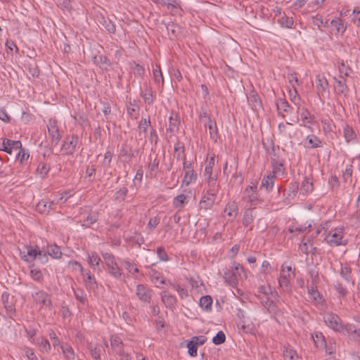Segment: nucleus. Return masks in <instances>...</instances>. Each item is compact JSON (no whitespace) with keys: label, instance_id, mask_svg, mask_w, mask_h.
Listing matches in <instances>:
<instances>
[{"label":"nucleus","instance_id":"obj_1","mask_svg":"<svg viewBox=\"0 0 360 360\" xmlns=\"http://www.w3.org/2000/svg\"><path fill=\"white\" fill-rule=\"evenodd\" d=\"M323 321L328 328L335 332L347 335L354 340L360 338V330L357 329L354 325L343 324L340 317L334 313H326L323 316Z\"/></svg>","mask_w":360,"mask_h":360},{"label":"nucleus","instance_id":"obj_2","mask_svg":"<svg viewBox=\"0 0 360 360\" xmlns=\"http://www.w3.org/2000/svg\"><path fill=\"white\" fill-rule=\"evenodd\" d=\"M238 278H246L247 275L244 267L239 263L234 262L232 266V271H228L224 274V278L229 285L236 288L238 284Z\"/></svg>","mask_w":360,"mask_h":360},{"label":"nucleus","instance_id":"obj_3","mask_svg":"<svg viewBox=\"0 0 360 360\" xmlns=\"http://www.w3.org/2000/svg\"><path fill=\"white\" fill-rule=\"evenodd\" d=\"M69 266L76 271L79 272L84 278L87 290L95 291L98 288V285L94 276H91L89 271H84L79 262L76 261H70Z\"/></svg>","mask_w":360,"mask_h":360},{"label":"nucleus","instance_id":"obj_4","mask_svg":"<svg viewBox=\"0 0 360 360\" xmlns=\"http://www.w3.org/2000/svg\"><path fill=\"white\" fill-rule=\"evenodd\" d=\"M101 255L104 259V263L107 266L108 273L115 278H120L122 271L115 262V256L110 252H102Z\"/></svg>","mask_w":360,"mask_h":360},{"label":"nucleus","instance_id":"obj_5","mask_svg":"<svg viewBox=\"0 0 360 360\" xmlns=\"http://www.w3.org/2000/svg\"><path fill=\"white\" fill-rule=\"evenodd\" d=\"M295 276V273L290 266L283 264L281 269V275L278 278V284L283 290H288L290 283L292 278Z\"/></svg>","mask_w":360,"mask_h":360},{"label":"nucleus","instance_id":"obj_6","mask_svg":"<svg viewBox=\"0 0 360 360\" xmlns=\"http://www.w3.org/2000/svg\"><path fill=\"white\" fill-rule=\"evenodd\" d=\"M343 229L335 228L330 231L326 236L325 240L330 245L338 246L344 244L342 242Z\"/></svg>","mask_w":360,"mask_h":360},{"label":"nucleus","instance_id":"obj_7","mask_svg":"<svg viewBox=\"0 0 360 360\" xmlns=\"http://www.w3.org/2000/svg\"><path fill=\"white\" fill-rule=\"evenodd\" d=\"M340 275L346 284L344 286L342 283H339L337 290L338 292H347L348 291L347 285L349 286L354 285V282L351 280V269L347 266H342Z\"/></svg>","mask_w":360,"mask_h":360},{"label":"nucleus","instance_id":"obj_8","mask_svg":"<svg viewBox=\"0 0 360 360\" xmlns=\"http://www.w3.org/2000/svg\"><path fill=\"white\" fill-rule=\"evenodd\" d=\"M186 292L189 290L191 292L195 291L196 292H202L206 290L205 285L198 276H193L191 277L190 278H186Z\"/></svg>","mask_w":360,"mask_h":360},{"label":"nucleus","instance_id":"obj_9","mask_svg":"<svg viewBox=\"0 0 360 360\" xmlns=\"http://www.w3.org/2000/svg\"><path fill=\"white\" fill-rule=\"evenodd\" d=\"M47 128L49 136L51 139V143L54 146L58 145L61 139V135L59 132L57 122L50 120L47 124Z\"/></svg>","mask_w":360,"mask_h":360},{"label":"nucleus","instance_id":"obj_10","mask_svg":"<svg viewBox=\"0 0 360 360\" xmlns=\"http://www.w3.org/2000/svg\"><path fill=\"white\" fill-rule=\"evenodd\" d=\"M38 250V248L26 245L23 250H20V256L24 261L32 262L37 259Z\"/></svg>","mask_w":360,"mask_h":360},{"label":"nucleus","instance_id":"obj_11","mask_svg":"<svg viewBox=\"0 0 360 360\" xmlns=\"http://www.w3.org/2000/svg\"><path fill=\"white\" fill-rule=\"evenodd\" d=\"M78 142L79 138L77 136L72 135V136H68L64 141L61 149L65 151L67 155H72Z\"/></svg>","mask_w":360,"mask_h":360},{"label":"nucleus","instance_id":"obj_12","mask_svg":"<svg viewBox=\"0 0 360 360\" xmlns=\"http://www.w3.org/2000/svg\"><path fill=\"white\" fill-rule=\"evenodd\" d=\"M269 295L272 296L274 294H259L257 297L269 312L276 313L277 311V306L276 303L271 300Z\"/></svg>","mask_w":360,"mask_h":360},{"label":"nucleus","instance_id":"obj_13","mask_svg":"<svg viewBox=\"0 0 360 360\" xmlns=\"http://www.w3.org/2000/svg\"><path fill=\"white\" fill-rule=\"evenodd\" d=\"M316 91L320 96H323L328 87V82L323 75H318L316 78Z\"/></svg>","mask_w":360,"mask_h":360},{"label":"nucleus","instance_id":"obj_14","mask_svg":"<svg viewBox=\"0 0 360 360\" xmlns=\"http://www.w3.org/2000/svg\"><path fill=\"white\" fill-rule=\"evenodd\" d=\"M216 196L217 195H212V193H210L208 191H207L206 193L204 195L200 202V208L205 210L211 208V207L214 203Z\"/></svg>","mask_w":360,"mask_h":360},{"label":"nucleus","instance_id":"obj_15","mask_svg":"<svg viewBox=\"0 0 360 360\" xmlns=\"http://www.w3.org/2000/svg\"><path fill=\"white\" fill-rule=\"evenodd\" d=\"M22 143L20 141H13L8 139L3 140V151L11 154L12 150H18L21 148Z\"/></svg>","mask_w":360,"mask_h":360},{"label":"nucleus","instance_id":"obj_16","mask_svg":"<svg viewBox=\"0 0 360 360\" xmlns=\"http://www.w3.org/2000/svg\"><path fill=\"white\" fill-rule=\"evenodd\" d=\"M134 156L131 146L127 143H124L120 148V157L123 158L124 162H129L131 158Z\"/></svg>","mask_w":360,"mask_h":360},{"label":"nucleus","instance_id":"obj_17","mask_svg":"<svg viewBox=\"0 0 360 360\" xmlns=\"http://www.w3.org/2000/svg\"><path fill=\"white\" fill-rule=\"evenodd\" d=\"M335 82L334 89L338 94H346L349 91V88L346 84V79L344 77L340 76L339 79L335 78Z\"/></svg>","mask_w":360,"mask_h":360},{"label":"nucleus","instance_id":"obj_18","mask_svg":"<svg viewBox=\"0 0 360 360\" xmlns=\"http://www.w3.org/2000/svg\"><path fill=\"white\" fill-rule=\"evenodd\" d=\"M205 127L207 126L209 129V133L211 139H212L214 142H217L219 135L216 122L211 118H208L207 124L205 122Z\"/></svg>","mask_w":360,"mask_h":360},{"label":"nucleus","instance_id":"obj_19","mask_svg":"<svg viewBox=\"0 0 360 360\" xmlns=\"http://www.w3.org/2000/svg\"><path fill=\"white\" fill-rule=\"evenodd\" d=\"M205 176L206 178L208 186L207 191L210 193H212V195H217L219 192V185L217 184V177L216 176H212V174L211 175H207Z\"/></svg>","mask_w":360,"mask_h":360},{"label":"nucleus","instance_id":"obj_20","mask_svg":"<svg viewBox=\"0 0 360 360\" xmlns=\"http://www.w3.org/2000/svg\"><path fill=\"white\" fill-rule=\"evenodd\" d=\"M301 120L302 123L300 124L308 129H311L309 124L314 123L313 117L307 108H302L300 114Z\"/></svg>","mask_w":360,"mask_h":360},{"label":"nucleus","instance_id":"obj_21","mask_svg":"<svg viewBox=\"0 0 360 360\" xmlns=\"http://www.w3.org/2000/svg\"><path fill=\"white\" fill-rule=\"evenodd\" d=\"M63 357L65 360H75V353L73 348L68 344H63L60 345Z\"/></svg>","mask_w":360,"mask_h":360},{"label":"nucleus","instance_id":"obj_22","mask_svg":"<svg viewBox=\"0 0 360 360\" xmlns=\"http://www.w3.org/2000/svg\"><path fill=\"white\" fill-rule=\"evenodd\" d=\"M158 4L165 6L170 11L181 9V1L179 0H158Z\"/></svg>","mask_w":360,"mask_h":360},{"label":"nucleus","instance_id":"obj_23","mask_svg":"<svg viewBox=\"0 0 360 360\" xmlns=\"http://www.w3.org/2000/svg\"><path fill=\"white\" fill-rule=\"evenodd\" d=\"M94 61L104 70H108L111 65L110 60L105 56H96L94 57Z\"/></svg>","mask_w":360,"mask_h":360},{"label":"nucleus","instance_id":"obj_24","mask_svg":"<svg viewBox=\"0 0 360 360\" xmlns=\"http://www.w3.org/2000/svg\"><path fill=\"white\" fill-rule=\"evenodd\" d=\"M274 179V174H269L266 176H264L262 180L261 187L264 188L268 191H271L273 188Z\"/></svg>","mask_w":360,"mask_h":360},{"label":"nucleus","instance_id":"obj_25","mask_svg":"<svg viewBox=\"0 0 360 360\" xmlns=\"http://www.w3.org/2000/svg\"><path fill=\"white\" fill-rule=\"evenodd\" d=\"M309 274L311 284L307 286L308 292H318L317 287L315 285L316 280L319 278L318 271L315 269H313L309 271Z\"/></svg>","mask_w":360,"mask_h":360},{"label":"nucleus","instance_id":"obj_26","mask_svg":"<svg viewBox=\"0 0 360 360\" xmlns=\"http://www.w3.org/2000/svg\"><path fill=\"white\" fill-rule=\"evenodd\" d=\"M1 300L7 311H13L15 309L13 303V296H11L10 294H2Z\"/></svg>","mask_w":360,"mask_h":360},{"label":"nucleus","instance_id":"obj_27","mask_svg":"<svg viewBox=\"0 0 360 360\" xmlns=\"http://www.w3.org/2000/svg\"><path fill=\"white\" fill-rule=\"evenodd\" d=\"M98 221V214L96 212L90 213L86 218L80 221L83 227L89 228L90 226Z\"/></svg>","mask_w":360,"mask_h":360},{"label":"nucleus","instance_id":"obj_28","mask_svg":"<svg viewBox=\"0 0 360 360\" xmlns=\"http://www.w3.org/2000/svg\"><path fill=\"white\" fill-rule=\"evenodd\" d=\"M150 275L153 282L155 284L157 287L160 288L161 285L166 283V280L162 276L160 275V274L158 271L155 270H152L150 272Z\"/></svg>","mask_w":360,"mask_h":360},{"label":"nucleus","instance_id":"obj_29","mask_svg":"<svg viewBox=\"0 0 360 360\" xmlns=\"http://www.w3.org/2000/svg\"><path fill=\"white\" fill-rule=\"evenodd\" d=\"M101 25L106 29V30L111 34H114L116 31L115 25L114 22L110 20L109 18H105L104 17L101 18V20H99Z\"/></svg>","mask_w":360,"mask_h":360},{"label":"nucleus","instance_id":"obj_30","mask_svg":"<svg viewBox=\"0 0 360 360\" xmlns=\"http://www.w3.org/2000/svg\"><path fill=\"white\" fill-rule=\"evenodd\" d=\"M344 137L347 143L354 141L356 139V135L354 129L349 125H345L343 129Z\"/></svg>","mask_w":360,"mask_h":360},{"label":"nucleus","instance_id":"obj_31","mask_svg":"<svg viewBox=\"0 0 360 360\" xmlns=\"http://www.w3.org/2000/svg\"><path fill=\"white\" fill-rule=\"evenodd\" d=\"M313 182L310 180L309 178H305L301 185L300 193L303 195L309 194L313 191Z\"/></svg>","mask_w":360,"mask_h":360},{"label":"nucleus","instance_id":"obj_32","mask_svg":"<svg viewBox=\"0 0 360 360\" xmlns=\"http://www.w3.org/2000/svg\"><path fill=\"white\" fill-rule=\"evenodd\" d=\"M129 65L136 77H143L144 75L145 68L143 65L136 63L135 61L131 62Z\"/></svg>","mask_w":360,"mask_h":360},{"label":"nucleus","instance_id":"obj_33","mask_svg":"<svg viewBox=\"0 0 360 360\" xmlns=\"http://www.w3.org/2000/svg\"><path fill=\"white\" fill-rule=\"evenodd\" d=\"M88 349L91 356L94 360H99L101 358V347L97 345L90 344L88 346Z\"/></svg>","mask_w":360,"mask_h":360},{"label":"nucleus","instance_id":"obj_34","mask_svg":"<svg viewBox=\"0 0 360 360\" xmlns=\"http://www.w3.org/2000/svg\"><path fill=\"white\" fill-rule=\"evenodd\" d=\"M150 124V122L149 120H147L146 118L141 119V120L139 122V136L142 139L143 137H146V133H147V129L148 126Z\"/></svg>","mask_w":360,"mask_h":360},{"label":"nucleus","instance_id":"obj_35","mask_svg":"<svg viewBox=\"0 0 360 360\" xmlns=\"http://www.w3.org/2000/svg\"><path fill=\"white\" fill-rule=\"evenodd\" d=\"M110 346L116 352L117 350H123V342L120 338L112 335L110 339Z\"/></svg>","mask_w":360,"mask_h":360},{"label":"nucleus","instance_id":"obj_36","mask_svg":"<svg viewBox=\"0 0 360 360\" xmlns=\"http://www.w3.org/2000/svg\"><path fill=\"white\" fill-rule=\"evenodd\" d=\"M197 179V174L193 169H188L186 172L183 179V184L186 186L189 185L192 181H195Z\"/></svg>","mask_w":360,"mask_h":360},{"label":"nucleus","instance_id":"obj_37","mask_svg":"<svg viewBox=\"0 0 360 360\" xmlns=\"http://www.w3.org/2000/svg\"><path fill=\"white\" fill-rule=\"evenodd\" d=\"M47 253L55 259L60 258L62 255L60 248L56 245H51L47 247Z\"/></svg>","mask_w":360,"mask_h":360},{"label":"nucleus","instance_id":"obj_38","mask_svg":"<svg viewBox=\"0 0 360 360\" xmlns=\"http://www.w3.org/2000/svg\"><path fill=\"white\" fill-rule=\"evenodd\" d=\"M224 212L230 217H236L238 214L237 204L235 202H229L224 209Z\"/></svg>","mask_w":360,"mask_h":360},{"label":"nucleus","instance_id":"obj_39","mask_svg":"<svg viewBox=\"0 0 360 360\" xmlns=\"http://www.w3.org/2000/svg\"><path fill=\"white\" fill-rule=\"evenodd\" d=\"M162 300L167 307H172L176 301L173 294H162Z\"/></svg>","mask_w":360,"mask_h":360},{"label":"nucleus","instance_id":"obj_40","mask_svg":"<svg viewBox=\"0 0 360 360\" xmlns=\"http://www.w3.org/2000/svg\"><path fill=\"white\" fill-rule=\"evenodd\" d=\"M306 141L310 145L311 148H319L321 146V141L315 135H309L307 137Z\"/></svg>","mask_w":360,"mask_h":360},{"label":"nucleus","instance_id":"obj_41","mask_svg":"<svg viewBox=\"0 0 360 360\" xmlns=\"http://www.w3.org/2000/svg\"><path fill=\"white\" fill-rule=\"evenodd\" d=\"M212 304V299L209 295L202 296L200 299V305L202 308L205 309V310L211 309Z\"/></svg>","mask_w":360,"mask_h":360},{"label":"nucleus","instance_id":"obj_42","mask_svg":"<svg viewBox=\"0 0 360 360\" xmlns=\"http://www.w3.org/2000/svg\"><path fill=\"white\" fill-rule=\"evenodd\" d=\"M254 217L255 214L252 210L248 209L245 210L243 218V224L245 226H249L252 222Z\"/></svg>","mask_w":360,"mask_h":360},{"label":"nucleus","instance_id":"obj_43","mask_svg":"<svg viewBox=\"0 0 360 360\" xmlns=\"http://www.w3.org/2000/svg\"><path fill=\"white\" fill-rule=\"evenodd\" d=\"M278 22L282 27L291 28L294 21L292 18L283 15L278 19Z\"/></svg>","mask_w":360,"mask_h":360},{"label":"nucleus","instance_id":"obj_44","mask_svg":"<svg viewBox=\"0 0 360 360\" xmlns=\"http://www.w3.org/2000/svg\"><path fill=\"white\" fill-rule=\"evenodd\" d=\"M100 262L101 258L96 252H93L89 255V263L94 269L98 266Z\"/></svg>","mask_w":360,"mask_h":360},{"label":"nucleus","instance_id":"obj_45","mask_svg":"<svg viewBox=\"0 0 360 360\" xmlns=\"http://www.w3.org/2000/svg\"><path fill=\"white\" fill-rule=\"evenodd\" d=\"M352 173H353L352 165H347V167L345 168V170L343 174H342V178L345 183H349V184L352 183Z\"/></svg>","mask_w":360,"mask_h":360},{"label":"nucleus","instance_id":"obj_46","mask_svg":"<svg viewBox=\"0 0 360 360\" xmlns=\"http://www.w3.org/2000/svg\"><path fill=\"white\" fill-rule=\"evenodd\" d=\"M283 356L285 360H294L295 358L297 357V355L295 350L288 347H285L283 351Z\"/></svg>","mask_w":360,"mask_h":360},{"label":"nucleus","instance_id":"obj_47","mask_svg":"<svg viewBox=\"0 0 360 360\" xmlns=\"http://www.w3.org/2000/svg\"><path fill=\"white\" fill-rule=\"evenodd\" d=\"M153 74L155 82L158 84L161 82L163 84L164 79L160 65H156L153 70Z\"/></svg>","mask_w":360,"mask_h":360},{"label":"nucleus","instance_id":"obj_48","mask_svg":"<svg viewBox=\"0 0 360 360\" xmlns=\"http://www.w3.org/2000/svg\"><path fill=\"white\" fill-rule=\"evenodd\" d=\"M256 190H257L256 186H248L245 189V192L249 193L248 198H249V201L251 203H253V202H255L257 200Z\"/></svg>","mask_w":360,"mask_h":360},{"label":"nucleus","instance_id":"obj_49","mask_svg":"<svg viewBox=\"0 0 360 360\" xmlns=\"http://www.w3.org/2000/svg\"><path fill=\"white\" fill-rule=\"evenodd\" d=\"M226 340V336L223 331L219 330L215 336L212 338V342L216 345H219L222 343H224Z\"/></svg>","mask_w":360,"mask_h":360},{"label":"nucleus","instance_id":"obj_50","mask_svg":"<svg viewBox=\"0 0 360 360\" xmlns=\"http://www.w3.org/2000/svg\"><path fill=\"white\" fill-rule=\"evenodd\" d=\"M186 347L188 348V353L191 356H197V350L198 346L196 345V342H194L193 341L190 340L187 342Z\"/></svg>","mask_w":360,"mask_h":360},{"label":"nucleus","instance_id":"obj_51","mask_svg":"<svg viewBox=\"0 0 360 360\" xmlns=\"http://www.w3.org/2000/svg\"><path fill=\"white\" fill-rule=\"evenodd\" d=\"M186 200V196L184 194H181L174 198L173 205L176 208H181L184 205Z\"/></svg>","mask_w":360,"mask_h":360},{"label":"nucleus","instance_id":"obj_52","mask_svg":"<svg viewBox=\"0 0 360 360\" xmlns=\"http://www.w3.org/2000/svg\"><path fill=\"white\" fill-rule=\"evenodd\" d=\"M30 268V274L32 278L35 281H41L43 278V274L41 270L36 268L34 265Z\"/></svg>","mask_w":360,"mask_h":360},{"label":"nucleus","instance_id":"obj_53","mask_svg":"<svg viewBox=\"0 0 360 360\" xmlns=\"http://www.w3.org/2000/svg\"><path fill=\"white\" fill-rule=\"evenodd\" d=\"M50 168L46 164L40 162L37 168V173L41 178H44Z\"/></svg>","mask_w":360,"mask_h":360},{"label":"nucleus","instance_id":"obj_54","mask_svg":"<svg viewBox=\"0 0 360 360\" xmlns=\"http://www.w3.org/2000/svg\"><path fill=\"white\" fill-rule=\"evenodd\" d=\"M167 33L170 37H176L179 32V27L174 23H169L166 26Z\"/></svg>","mask_w":360,"mask_h":360},{"label":"nucleus","instance_id":"obj_55","mask_svg":"<svg viewBox=\"0 0 360 360\" xmlns=\"http://www.w3.org/2000/svg\"><path fill=\"white\" fill-rule=\"evenodd\" d=\"M312 338L317 347H323V345H325L326 340L321 333H316L312 336Z\"/></svg>","mask_w":360,"mask_h":360},{"label":"nucleus","instance_id":"obj_56","mask_svg":"<svg viewBox=\"0 0 360 360\" xmlns=\"http://www.w3.org/2000/svg\"><path fill=\"white\" fill-rule=\"evenodd\" d=\"M25 356L27 360H38L37 355L35 354L34 349L27 347L23 348Z\"/></svg>","mask_w":360,"mask_h":360},{"label":"nucleus","instance_id":"obj_57","mask_svg":"<svg viewBox=\"0 0 360 360\" xmlns=\"http://www.w3.org/2000/svg\"><path fill=\"white\" fill-rule=\"evenodd\" d=\"M39 345L42 352L48 353L51 350V345L47 340L41 338L39 342Z\"/></svg>","mask_w":360,"mask_h":360},{"label":"nucleus","instance_id":"obj_58","mask_svg":"<svg viewBox=\"0 0 360 360\" xmlns=\"http://www.w3.org/2000/svg\"><path fill=\"white\" fill-rule=\"evenodd\" d=\"M128 189L126 186L122 187L119 191L115 193V199L120 201H123L127 196Z\"/></svg>","mask_w":360,"mask_h":360},{"label":"nucleus","instance_id":"obj_59","mask_svg":"<svg viewBox=\"0 0 360 360\" xmlns=\"http://www.w3.org/2000/svg\"><path fill=\"white\" fill-rule=\"evenodd\" d=\"M277 108L278 110L289 112L290 106L286 100L281 99L277 103Z\"/></svg>","mask_w":360,"mask_h":360},{"label":"nucleus","instance_id":"obj_60","mask_svg":"<svg viewBox=\"0 0 360 360\" xmlns=\"http://www.w3.org/2000/svg\"><path fill=\"white\" fill-rule=\"evenodd\" d=\"M331 25L335 27L338 32H344L345 27H344L343 22L340 19L333 20L330 22Z\"/></svg>","mask_w":360,"mask_h":360},{"label":"nucleus","instance_id":"obj_61","mask_svg":"<svg viewBox=\"0 0 360 360\" xmlns=\"http://www.w3.org/2000/svg\"><path fill=\"white\" fill-rule=\"evenodd\" d=\"M214 165V158L213 157H212L209 160L208 162L207 163V165L205 166V172H204L205 176L211 175L212 174V169H213Z\"/></svg>","mask_w":360,"mask_h":360},{"label":"nucleus","instance_id":"obj_62","mask_svg":"<svg viewBox=\"0 0 360 360\" xmlns=\"http://www.w3.org/2000/svg\"><path fill=\"white\" fill-rule=\"evenodd\" d=\"M339 70L341 74H344L345 77L349 75L350 72L352 71L351 68L345 63L342 60L339 65Z\"/></svg>","mask_w":360,"mask_h":360},{"label":"nucleus","instance_id":"obj_63","mask_svg":"<svg viewBox=\"0 0 360 360\" xmlns=\"http://www.w3.org/2000/svg\"><path fill=\"white\" fill-rule=\"evenodd\" d=\"M49 254L47 253V251H43V250H38L37 252V257L36 259H38L41 263L44 264L48 262L49 259Z\"/></svg>","mask_w":360,"mask_h":360},{"label":"nucleus","instance_id":"obj_64","mask_svg":"<svg viewBox=\"0 0 360 360\" xmlns=\"http://www.w3.org/2000/svg\"><path fill=\"white\" fill-rule=\"evenodd\" d=\"M352 14L354 15L353 20L357 25L360 27V8L356 7L353 10Z\"/></svg>","mask_w":360,"mask_h":360}]
</instances>
